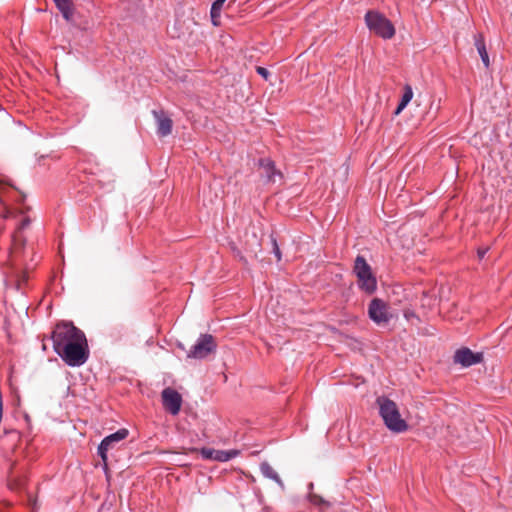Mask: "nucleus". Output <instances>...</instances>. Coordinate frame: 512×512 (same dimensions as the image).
<instances>
[{
    "mask_svg": "<svg viewBox=\"0 0 512 512\" xmlns=\"http://www.w3.org/2000/svg\"><path fill=\"white\" fill-rule=\"evenodd\" d=\"M256 71L259 75H261L265 80H268V76L270 75L269 71L261 66H258L256 68Z\"/></svg>",
    "mask_w": 512,
    "mask_h": 512,
    "instance_id": "nucleus-23",
    "label": "nucleus"
},
{
    "mask_svg": "<svg viewBox=\"0 0 512 512\" xmlns=\"http://www.w3.org/2000/svg\"><path fill=\"white\" fill-rule=\"evenodd\" d=\"M260 471L265 478L275 481L281 489H284L283 481L268 462H262L260 464Z\"/></svg>",
    "mask_w": 512,
    "mask_h": 512,
    "instance_id": "nucleus-15",
    "label": "nucleus"
},
{
    "mask_svg": "<svg viewBox=\"0 0 512 512\" xmlns=\"http://www.w3.org/2000/svg\"><path fill=\"white\" fill-rule=\"evenodd\" d=\"M259 164L263 170L262 176L266 182H275L276 176H281V173L276 170L274 162L270 159H260Z\"/></svg>",
    "mask_w": 512,
    "mask_h": 512,
    "instance_id": "nucleus-13",
    "label": "nucleus"
},
{
    "mask_svg": "<svg viewBox=\"0 0 512 512\" xmlns=\"http://www.w3.org/2000/svg\"><path fill=\"white\" fill-rule=\"evenodd\" d=\"M488 250H489L488 247H486V248H479L478 251H477L479 259L484 258V256L488 252Z\"/></svg>",
    "mask_w": 512,
    "mask_h": 512,
    "instance_id": "nucleus-25",
    "label": "nucleus"
},
{
    "mask_svg": "<svg viewBox=\"0 0 512 512\" xmlns=\"http://www.w3.org/2000/svg\"><path fill=\"white\" fill-rule=\"evenodd\" d=\"M152 114L157 124V134L161 137L168 136L172 132L173 121L164 110H153Z\"/></svg>",
    "mask_w": 512,
    "mask_h": 512,
    "instance_id": "nucleus-12",
    "label": "nucleus"
},
{
    "mask_svg": "<svg viewBox=\"0 0 512 512\" xmlns=\"http://www.w3.org/2000/svg\"><path fill=\"white\" fill-rule=\"evenodd\" d=\"M29 224L30 219L28 217H24L18 224L16 233L13 235V245L8 261L9 271L7 272L6 277L7 285H13L14 288L21 293L25 292L29 277L28 273L25 270H22L19 262V256L23 246L19 233Z\"/></svg>",
    "mask_w": 512,
    "mask_h": 512,
    "instance_id": "nucleus-2",
    "label": "nucleus"
},
{
    "mask_svg": "<svg viewBox=\"0 0 512 512\" xmlns=\"http://www.w3.org/2000/svg\"><path fill=\"white\" fill-rule=\"evenodd\" d=\"M272 245H273V252L277 258V261H280L281 260V251H280V248L278 246V243L276 241V239H272Z\"/></svg>",
    "mask_w": 512,
    "mask_h": 512,
    "instance_id": "nucleus-22",
    "label": "nucleus"
},
{
    "mask_svg": "<svg viewBox=\"0 0 512 512\" xmlns=\"http://www.w3.org/2000/svg\"><path fill=\"white\" fill-rule=\"evenodd\" d=\"M226 2V0H215L213 3H212V6L211 8H214L215 10H220L222 11V8H223V5L224 3Z\"/></svg>",
    "mask_w": 512,
    "mask_h": 512,
    "instance_id": "nucleus-24",
    "label": "nucleus"
},
{
    "mask_svg": "<svg viewBox=\"0 0 512 512\" xmlns=\"http://www.w3.org/2000/svg\"><path fill=\"white\" fill-rule=\"evenodd\" d=\"M379 406V414L384 421L386 427L394 433H403L407 431L408 424L401 417L398 406L387 397L377 398Z\"/></svg>",
    "mask_w": 512,
    "mask_h": 512,
    "instance_id": "nucleus-3",
    "label": "nucleus"
},
{
    "mask_svg": "<svg viewBox=\"0 0 512 512\" xmlns=\"http://www.w3.org/2000/svg\"><path fill=\"white\" fill-rule=\"evenodd\" d=\"M27 311H28V309H27V307H25V305H24V306L22 307V312H23L25 315H27Z\"/></svg>",
    "mask_w": 512,
    "mask_h": 512,
    "instance_id": "nucleus-27",
    "label": "nucleus"
},
{
    "mask_svg": "<svg viewBox=\"0 0 512 512\" xmlns=\"http://www.w3.org/2000/svg\"><path fill=\"white\" fill-rule=\"evenodd\" d=\"M365 22L369 30L383 39H391L395 35L392 22L377 11H368Z\"/></svg>",
    "mask_w": 512,
    "mask_h": 512,
    "instance_id": "nucleus-6",
    "label": "nucleus"
},
{
    "mask_svg": "<svg viewBox=\"0 0 512 512\" xmlns=\"http://www.w3.org/2000/svg\"><path fill=\"white\" fill-rule=\"evenodd\" d=\"M313 483H309L308 484V490H309V493H312V490H313Z\"/></svg>",
    "mask_w": 512,
    "mask_h": 512,
    "instance_id": "nucleus-26",
    "label": "nucleus"
},
{
    "mask_svg": "<svg viewBox=\"0 0 512 512\" xmlns=\"http://www.w3.org/2000/svg\"><path fill=\"white\" fill-rule=\"evenodd\" d=\"M412 98H413L412 87L410 85H405L404 89H403V94H402L401 100H400L394 114L395 115L400 114L404 110V108L408 105V103L411 101Z\"/></svg>",
    "mask_w": 512,
    "mask_h": 512,
    "instance_id": "nucleus-17",
    "label": "nucleus"
},
{
    "mask_svg": "<svg viewBox=\"0 0 512 512\" xmlns=\"http://www.w3.org/2000/svg\"><path fill=\"white\" fill-rule=\"evenodd\" d=\"M474 43H475V47L481 57V60L484 64V66L486 68L489 67L490 65V61H489V55H488V52L486 50V45H485V41H484V37L482 34H476L474 35Z\"/></svg>",
    "mask_w": 512,
    "mask_h": 512,
    "instance_id": "nucleus-14",
    "label": "nucleus"
},
{
    "mask_svg": "<svg viewBox=\"0 0 512 512\" xmlns=\"http://www.w3.org/2000/svg\"><path fill=\"white\" fill-rule=\"evenodd\" d=\"M129 435V431L126 428H121L117 430L116 432L104 437L100 444L98 445V455L101 458V460L106 463L108 456L107 453L110 449H113L115 445L124 439L127 438Z\"/></svg>",
    "mask_w": 512,
    "mask_h": 512,
    "instance_id": "nucleus-8",
    "label": "nucleus"
},
{
    "mask_svg": "<svg viewBox=\"0 0 512 512\" xmlns=\"http://www.w3.org/2000/svg\"><path fill=\"white\" fill-rule=\"evenodd\" d=\"M481 353H474L469 348L458 349L454 354V362L460 364L463 367H470L474 364H478L482 361Z\"/></svg>",
    "mask_w": 512,
    "mask_h": 512,
    "instance_id": "nucleus-11",
    "label": "nucleus"
},
{
    "mask_svg": "<svg viewBox=\"0 0 512 512\" xmlns=\"http://www.w3.org/2000/svg\"><path fill=\"white\" fill-rule=\"evenodd\" d=\"M25 195L12 185L0 179V204L5 207L4 218L14 217L16 213L22 214L23 210L11 207L12 203L24 201Z\"/></svg>",
    "mask_w": 512,
    "mask_h": 512,
    "instance_id": "nucleus-5",
    "label": "nucleus"
},
{
    "mask_svg": "<svg viewBox=\"0 0 512 512\" xmlns=\"http://www.w3.org/2000/svg\"><path fill=\"white\" fill-rule=\"evenodd\" d=\"M368 314L371 320H391L398 316L391 310V307L382 299L374 298L368 307Z\"/></svg>",
    "mask_w": 512,
    "mask_h": 512,
    "instance_id": "nucleus-9",
    "label": "nucleus"
},
{
    "mask_svg": "<svg viewBox=\"0 0 512 512\" xmlns=\"http://www.w3.org/2000/svg\"><path fill=\"white\" fill-rule=\"evenodd\" d=\"M376 323H377V324H384V325H385V324H388L389 322H381V321H378V322H376Z\"/></svg>",
    "mask_w": 512,
    "mask_h": 512,
    "instance_id": "nucleus-28",
    "label": "nucleus"
},
{
    "mask_svg": "<svg viewBox=\"0 0 512 512\" xmlns=\"http://www.w3.org/2000/svg\"><path fill=\"white\" fill-rule=\"evenodd\" d=\"M217 450L215 449H212V448H202L201 451H200V454L202 456L203 459H206V460H214L215 461V454H216Z\"/></svg>",
    "mask_w": 512,
    "mask_h": 512,
    "instance_id": "nucleus-19",
    "label": "nucleus"
},
{
    "mask_svg": "<svg viewBox=\"0 0 512 512\" xmlns=\"http://www.w3.org/2000/svg\"><path fill=\"white\" fill-rule=\"evenodd\" d=\"M163 406L172 414L177 415L181 409L182 397L173 388L167 387L163 389L162 393Z\"/></svg>",
    "mask_w": 512,
    "mask_h": 512,
    "instance_id": "nucleus-10",
    "label": "nucleus"
},
{
    "mask_svg": "<svg viewBox=\"0 0 512 512\" xmlns=\"http://www.w3.org/2000/svg\"><path fill=\"white\" fill-rule=\"evenodd\" d=\"M217 350V343L211 334H200L194 345L191 346L187 353L188 358L206 359L210 354H214Z\"/></svg>",
    "mask_w": 512,
    "mask_h": 512,
    "instance_id": "nucleus-7",
    "label": "nucleus"
},
{
    "mask_svg": "<svg viewBox=\"0 0 512 512\" xmlns=\"http://www.w3.org/2000/svg\"><path fill=\"white\" fill-rule=\"evenodd\" d=\"M353 272L357 277V282L360 289L369 294H372L376 290V277L372 273L371 266L363 256L358 255L355 258Z\"/></svg>",
    "mask_w": 512,
    "mask_h": 512,
    "instance_id": "nucleus-4",
    "label": "nucleus"
},
{
    "mask_svg": "<svg viewBox=\"0 0 512 512\" xmlns=\"http://www.w3.org/2000/svg\"><path fill=\"white\" fill-rule=\"evenodd\" d=\"M239 451L238 450H235V449H231V450H217L216 454H215V461H218V462H227V461H230L231 459H234L235 457H237L239 455Z\"/></svg>",
    "mask_w": 512,
    "mask_h": 512,
    "instance_id": "nucleus-18",
    "label": "nucleus"
},
{
    "mask_svg": "<svg viewBox=\"0 0 512 512\" xmlns=\"http://www.w3.org/2000/svg\"><path fill=\"white\" fill-rule=\"evenodd\" d=\"M65 20L70 21L73 17L72 0H53Z\"/></svg>",
    "mask_w": 512,
    "mask_h": 512,
    "instance_id": "nucleus-16",
    "label": "nucleus"
},
{
    "mask_svg": "<svg viewBox=\"0 0 512 512\" xmlns=\"http://www.w3.org/2000/svg\"><path fill=\"white\" fill-rule=\"evenodd\" d=\"M308 500H309V502H311L313 505H316V506L327 505V502L321 496H319L317 494L309 493Z\"/></svg>",
    "mask_w": 512,
    "mask_h": 512,
    "instance_id": "nucleus-20",
    "label": "nucleus"
},
{
    "mask_svg": "<svg viewBox=\"0 0 512 512\" xmlns=\"http://www.w3.org/2000/svg\"><path fill=\"white\" fill-rule=\"evenodd\" d=\"M52 341L55 352L70 367H80L89 358V347L82 330L74 322H57Z\"/></svg>",
    "mask_w": 512,
    "mask_h": 512,
    "instance_id": "nucleus-1",
    "label": "nucleus"
},
{
    "mask_svg": "<svg viewBox=\"0 0 512 512\" xmlns=\"http://www.w3.org/2000/svg\"><path fill=\"white\" fill-rule=\"evenodd\" d=\"M210 16H211V21H212V24L214 26H220V16H221V11L220 10H215L214 8H211L210 10Z\"/></svg>",
    "mask_w": 512,
    "mask_h": 512,
    "instance_id": "nucleus-21",
    "label": "nucleus"
}]
</instances>
